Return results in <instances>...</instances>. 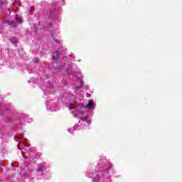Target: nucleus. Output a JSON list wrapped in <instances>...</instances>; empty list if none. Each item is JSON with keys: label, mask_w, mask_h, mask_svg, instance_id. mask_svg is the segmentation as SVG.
Returning a JSON list of instances; mask_svg holds the SVG:
<instances>
[{"label": "nucleus", "mask_w": 182, "mask_h": 182, "mask_svg": "<svg viewBox=\"0 0 182 182\" xmlns=\"http://www.w3.org/2000/svg\"><path fill=\"white\" fill-rule=\"evenodd\" d=\"M43 170H46V168H44V166H41L38 168V172L42 173L43 172Z\"/></svg>", "instance_id": "obj_6"}, {"label": "nucleus", "mask_w": 182, "mask_h": 182, "mask_svg": "<svg viewBox=\"0 0 182 182\" xmlns=\"http://www.w3.org/2000/svg\"><path fill=\"white\" fill-rule=\"evenodd\" d=\"M69 108H70V110L73 109V105L72 104H70L69 105Z\"/></svg>", "instance_id": "obj_9"}, {"label": "nucleus", "mask_w": 182, "mask_h": 182, "mask_svg": "<svg viewBox=\"0 0 182 182\" xmlns=\"http://www.w3.org/2000/svg\"><path fill=\"white\" fill-rule=\"evenodd\" d=\"M82 122H87V117H85L81 119Z\"/></svg>", "instance_id": "obj_7"}, {"label": "nucleus", "mask_w": 182, "mask_h": 182, "mask_svg": "<svg viewBox=\"0 0 182 182\" xmlns=\"http://www.w3.org/2000/svg\"><path fill=\"white\" fill-rule=\"evenodd\" d=\"M53 59L55 60V62H58V60H59V51H56L53 53Z\"/></svg>", "instance_id": "obj_3"}, {"label": "nucleus", "mask_w": 182, "mask_h": 182, "mask_svg": "<svg viewBox=\"0 0 182 182\" xmlns=\"http://www.w3.org/2000/svg\"><path fill=\"white\" fill-rule=\"evenodd\" d=\"M86 107H87L88 109H93V102L92 101H89Z\"/></svg>", "instance_id": "obj_4"}, {"label": "nucleus", "mask_w": 182, "mask_h": 182, "mask_svg": "<svg viewBox=\"0 0 182 182\" xmlns=\"http://www.w3.org/2000/svg\"><path fill=\"white\" fill-rule=\"evenodd\" d=\"M4 23H8L9 26H12L13 28H16V26H18V24L16 23V21H9V20H4Z\"/></svg>", "instance_id": "obj_1"}, {"label": "nucleus", "mask_w": 182, "mask_h": 182, "mask_svg": "<svg viewBox=\"0 0 182 182\" xmlns=\"http://www.w3.org/2000/svg\"><path fill=\"white\" fill-rule=\"evenodd\" d=\"M16 21H17V22L21 23V22H22V18H16Z\"/></svg>", "instance_id": "obj_8"}, {"label": "nucleus", "mask_w": 182, "mask_h": 182, "mask_svg": "<svg viewBox=\"0 0 182 182\" xmlns=\"http://www.w3.org/2000/svg\"><path fill=\"white\" fill-rule=\"evenodd\" d=\"M10 41L12 43H16L17 41L16 38L15 37H12L10 38Z\"/></svg>", "instance_id": "obj_5"}, {"label": "nucleus", "mask_w": 182, "mask_h": 182, "mask_svg": "<svg viewBox=\"0 0 182 182\" xmlns=\"http://www.w3.org/2000/svg\"><path fill=\"white\" fill-rule=\"evenodd\" d=\"M48 16L49 18H54V16H56V10H55L54 8H52L49 12H48Z\"/></svg>", "instance_id": "obj_2"}]
</instances>
